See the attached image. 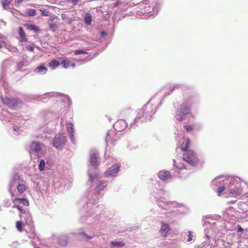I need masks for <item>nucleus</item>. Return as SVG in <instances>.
Segmentation results:
<instances>
[{
  "label": "nucleus",
  "instance_id": "f257e3e1",
  "mask_svg": "<svg viewBox=\"0 0 248 248\" xmlns=\"http://www.w3.org/2000/svg\"><path fill=\"white\" fill-rule=\"evenodd\" d=\"M212 184L218 186L217 189L218 196L225 194L226 197L238 198L243 195L241 180L239 178L223 176L216 177L212 181Z\"/></svg>",
  "mask_w": 248,
  "mask_h": 248
},
{
  "label": "nucleus",
  "instance_id": "f03ea898",
  "mask_svg": "<svg viewBox=\"0 0 248 248\" xmlns=\"http://www.w3.org/2000/svg\"><path fill=\"white\" fill-rule=\"evenodd\" d=\"M154 97L148 102L142 108L137 111V116L133 122L131 123L130 127L137 125L138 122L140 120L141 122H145L150 120L151 116L155 113L156 105L153 104Z\"/></svg>",
  "mask_w": 248,
  "mask_h": 248
},
{
  "label": "nucleus",
  "instance_id": "7ed1b4c3",
  "mask_svg": "<svg viewBox=\"0 0 248 248\" xmlns=\"http://www.w3.org/2000/svg\"><path fill=\"white\" fill-rule=\"evenodd\" d=\"M209 220L205 223L204 233L206 235V240L204 241L202 244V248H208L211 244V242L214 241L216 236L215 234L217 232V229L215 226L216 223L213 222V219L209 218ZM210 248H216V246H211Z\"/></svg>",
  "mask_w": 248,
  "mask_h": 248
},
{
  "label": "nucleus",
  "instance_id": "20e7f679",
  "mask_svg": "<svg viewBox=\"0 0 248 248\" xmlns=\"http://www.w3.org/2000/svg\"><path fill=\"white\" fill-rule=\"evenodd\" d=\"M190 140L186 139L184 140L183 146L181 147V150L185 151L183 156V159L188 162L191 165H196L198 162V157L196 154L191 150L186 151V149L188 147Z\"/></svg>",
  "mask_w": 248,
  "mask_h": 248
},
{
  "label": "nucleus",
  "instance_id": "39448f33",
  "mask_svg": "<svg viewBox=\"0 0 248 248\" xmlns=\"http://www.w3.org/2000/svg\"><path fill=\"white\" fill-rule=\"evenodd\" d=\"M12 184L10 185L9 191L11 194L12 201L13 202V208H16L18 209L21 214H24L26 212V209L23 208L21 204L25 206H28L29 202L28 200L24 198H20L18 197V195L15 193L16 192H12Z\"/></svg>",
  "mask_w": 248,
  "mask_h": 248
},
{
  "label": "nucleus",
  "instance_id": "423d86ee",
  "mask_svg": "<svg viewBox=\"0 0 248 248\" xmlns=\"http://www.w3.org/2000/svg\"><path fill=\"white\" fill-rule=\"evenodd\" d=\"M19 176L17 174H15L9 185L12 184V192H16L15 193L17 195H21L26 190L27 186L24 184H19ZM18 197H19V195Z\"/></svg>",
  "mask_w": 248,
  "mask_h": 248
},
{
  "label": "nucleus",
  "instance_id": "0eeeda50",
  "mask_svg": "<svg viewBox=\"0 0 248 248\" xmlns=\"http://www.w3.org/2000/svg\"><path fill=\"white\" fill-rule=\"evenodd\" d=\"M190 112V105L187 102H184L180 105L176 112L175 118L179 122L186 119L187 115Z\"/></svg>",
  "mask_w": 248,
  "mask_h": 248
},
{
  "label": "nucleus",
  "instance_id": "6e6552de",
  "mask_svg": "<svg viewBox=\"0 0 248 248\" xmlns=\"http://www.w3.org/2000/svg\"><path fill=\"white\" fill-rule=\"evenodd\" d=\"M97 154L94 152H91L90 156V166L88 171V176L89 177V181L92 182L94 179H97L98 174L96 173H92V171L96 169L97 164Z\"/></svg>",
  "mask_w": 248,
  "mask_h": 248
},
{
  "label": "nucleus",
  "instance_id": "1a4fd4ad",
  "mask_svg": "<svg viewBox=\"0 0 248 248\" xmlns=\"http://www.w3.org/2000/svg\"><path fill=\"white\" fill-rule=\"evenodd\" d=\"M146 1H147L140 4L139 6V10L137 12V14L138 16H143L144 15L149 14L151 12H153V14L151 15L152 16H154L156 14V11H157L156 6H151L149 5L148 3H146Z\"/></svg>",
  "mask_w": 248,
  "mask_h": 248
},
{
  "label": "nucleus",
  "instance_id": "9d476101",
  "mask_svg": "<svg viewBox=\"0 0 248 248\" xmlns=\"http://www.w3.org/2000/svg\"><path fill=\"white\" fill-rule=\"evenodd\" d=\"M66 142V139L64 134L59 133L54 137L52 141V144L56 148L61 149Z\"/></svg>",
  "mask_w": 248,
  "mask_h": 248
},
{
  "label": "nucleus",
  "instance_id": "9b49d317",
  "mask_svg": "<svg viewBox=\"0 0 248 248\" xmlns=\"http://www.w3.org/2000/svg\"><path fill=\"white\" fill-rule=\"evenodd\" d=\"M1 99L3 104L12 108L16 109L21 106V103L16 99H11L8 97L3 98L2 96H1Z\"/></svg>",
  "mask_w": 248,
  "mask_h": 248
},
{
  "label": "nucleus",
  "instance_id": "f8f14e48",
  "mask_svg": "<svg viewBox=\"0 0 248 248\" xmlns=\"http://www.w3.org/2000/svg\"><path fill=\"white\" fill-rule=\"evenodd\" d=\"M100 199L99 198H97L96 194H94L92 196V198L89 200V202L87 203L86 206L88 208H91V209L88 211L90 212L89 214H91L92 213V211L95 210V211L97 213L99 212L97 210L98 208H99L98 206H95L94 203H96L97 201H99Z\"/></svg>",
  "mask_w": 248,
  "mask_h": 248
},
{
  "label": "nucleus",
  "instance_id": "ddd939ff",
  "mask_svg": "<svg viewBox=\"0 0 248 248\" xmlns=\"http://www.w3.org/2000/svg\"><path fill=\"white\" fill-rule=\"evenodd\" d=\"M127 126V123L124 120H119L113 124V127L116 131H122Z\"/></svg>",
  "mask_w": 248,
  "mask_h": 248
},
{
  "label": "nucleus",
  "instance_id": "4468645a",
  "mask_svg": "<svg viewBox=\"0 0 248 248\" xmlns=\"http://www.w3.org/2000/svg\"><path fill=\"white\" fill-rule=\"evenodd\" d=\"M117 140V137L114 130H110L107 134L106 142L107 145L113 144Z\"/></svg>",
  "mask_w": 248,
  "mask_h": 248
},
{
  "label": "nucleus",
  "instance_id": "2eb2a0df",
  "mask_svg": "<svg viewBox=\"0 0 248 248\" xmlns=\"http://www.w3.org/2000/svg\"><path fill=\"white\" fill-rule=\"evenodd\" d=\"M120 166L119 165H115L109 168L105 172V175L107 177H112L118 172Z\"/></svg>",
  "mask_w": 248,
  "mask_h": 248
},
{
  "label": "nucleus",
  "instance_id": "dca6fc26",
  "mask_svg": "<svg viewBox=\"0 0 248 248\" xmlns=\"http://www.w3.org/2000/svg\"><path fill=\"white\" fill-rule=\"evenodd\" d=\"M66 128L67 132L69 133V137L71 141L73 143H75V139H74V127L73 124L70 122H67Z\"/></svg>",
  "mask_w": 248,
  "mask_h": 248
},
{
  "label": "nucleus",
  "instance_id": "f3484780",
  "mask_svg": "<svg viewBox=\"0 0 248 248\" xmlns=\"http://www.w3.org/2000/svg\"><path fill=\"white\" fill-rule=\"evenodd\" d=\"M11 114H9V113L5 110H3L1 113H0V119L3 121V122H12V121L15 120L14 118L11 116Z\"/></svg>",
  "mask_w": 248,
  "mask_h": 248
},
{
  "label": "nucleus",
  "instance_id": "a211bd4d",
  "mask_svg": "<svg viewBox=\"0 0 248 248\" xmlns=\"http://www.w3.org/2000/svg\"><path fill=\"white\" fill-rule=\"evenodd\" d=\"M58 19V17L55 15H53V16H51L50 17L48 21V23L51 30L55 31L56 28H57V23L56 21H55V20H57Z\"/></svg>",
  "mask_w": 248,
  "mask_h": 248
},
{
  "label": "nucleus",
  "instance_id": "6ab92c4d",
  "mask_svg": "<svg viewBox=\"0 0 248 248\" xmlns=\"http://www.w3.org/2000/svg\"><path fill=\"white\" fill-rule=\"evenodd\" d=\"M170 228L168 224L161 222L160 233L163 237H166L168 232L170 231Z\"/></svg>",
  "mask_w": 248,
  "mask_h": 248
},
{
  "label": "nucleus",
  "instance_id": "aec40b11",
  "mask_svg": "<svg viewBox=\"0 0 248 248\" xmlns=\"http://www.w3.org/2000/svg\"><path fill=\"white\" fill-rule=\"evenodd\" d=\"M159 178L163 181H167L171 178V175L169 171L161 170L158 173Z\"/></svg>",
  "mask_w": 248,
  "mask_h": 248
},
{
  "label": "nucleus",
  "instance_id": "412c9836",
  "mask_svg": "<svg viewBox=\"0 0 248 248\" xmlns=\"http://www.w3.org/2000/svg\"><path fill=\"white\" fill-rule=\"evenodd\" d=\"M157 205L161 208H165L167 206H170V204H175L174 202H167L164 199H159L157 201Z\"/></svg>",
  "mask_w": 248,
  "mask_h": 248
},
{
  "label": "nucleus",
  "instance_id": "4be33fe9",
  "mask_svg": "<svg viewBox=\"0 0 248 248\" xmlns=\"http://www.w3.org/2000/svg\"><path fill=\"white\" fill-rule=\"evenodd\" d=\"M29 237L31 239V242L32 245L34 246V248H36V246L39 245L40 240L36 235L34 233H31L29 235Z\"/></svg>",
  "mask_w": 248,
  "mask_h": 248
},
{
  "label": "nucleus",
  "instance_id": "5701e85b",
  "mask_svg": "<svg viewBox=\"0 0 248 248\" xmlns=\"http://www.w3.org/2000/svg\"><path fill=\"white\" fill-rule=\"evenodd\" d=\"M27 56H26L25 57H23L22 61L20 62L17 64V69L18 70L21 69L22 68L28 66L30 62L27 59Z\"/></svg>",
  "mask_w": 248,
  "mask_h": 248
},
{
  "label": "nucleus",
  "instance_id": "b1692460",
  "mask_svg": "<svg viewBox=\"0 0 248 248\" xmlns=\"http://www.w3.org/2000/svg\"><path fill=\"white\" fill-rule=\"evenodd\" d=\"M41 145L38 142H33L31 145V151L37 152L41 150Z\"/></svg>",
  "mask_w": 248,
  "mask_h": 248
},
{
  "label": "nucleus",
  "instance_id": "393cba45",
  "mask_svg": "<svg viewBox=\"0 0 248 248\" xmlns=\"http://www.w3.org/2000/svg\"><path fill=\"white\" fill-rule=\"evenodd\" d=\"M47 70V68L45 66L40 65L35 69L34 72L36 73L44 75L46 73Z\"/></svg>",
  "mask_w": 248,
  "mask_h": 248
},
{
  "label": "nucleus",
  "instance_id": "a878e982",
  "mask_svg": "<svg viewBox=\"0 0 248 248\" xmlns=\"http://www.w3.org/2000/svg\"><path fill=\"white\" fill-rule=\"evenodd\" d=\"M60 64L65 68H68L70 66L75 67L76 66L75 63H72L70 61L67 60L62 61Z\"/></svg>",
  "mask_w": 248,
  "mask_h": 248
},
{
  "label": "nucleus",
  "instance_id": "bb28decb",
  "mask_svg": "<svg viewBox=\"0 0 248 248\" xmlns=\"http://www.w3.org/2000/svg\"><path fill=\"white\" fill-rule=\"evenodd\" d=\"M23 214L24 215V216L21 215H20V216L21 217H23L24 218L26 219L25 221L27 224H30L32 222L31 215L30 214V213H29V212L27 211L26 210L25 213H24Z\"/></svg>",
  "mask_w": 248,
  "mask_h": 248
},
{
  "label": "nucleus",
  "instance_id": "cd10ccee",
  "mask_svg": "<svg viewBox=\"0 0 248 248\" xmlns=\"http://www.w3.org/2000/svg\"><path fill=\"white\" fill-rule=\"evenodd\" d=\"M92 21V18L91 16L89 13L86 14L85 15V17H84L85 23L87 25H90L91 24Z\"/></svg>",
  "mask_w": 248,
  "mask_h": 248
},
{
  "label": "nucleus",
  "instance_id": "c85d7f7f",
  "mask_svg": "<svg viewBox=\"0 0 248 248\" xmlns=\"http://www.w3.org/2000/svg\"><path fill=\"white\" fill-rule=\"evenodd\" d=\"M0 1L4 9H8L9 8L11 0H0Z\"/></svg>",
  "mask_w": 248,
  "mask_h": 248
},
{
  "label": "nucleus",
  "instance_id": "c756f323",
  "mask_svg": "<svg viewBox=\"0 0 248 248\" xmlns=\"http://www.w3.org/2000/svg\"><path fill=\"white\" fill-rule=\"evenodd\" d=\"M59 64L60 63L59 62L55 60H53L49 63V66L51 69H54L58 67Z\"/></svg>",
  "mask_w": 248,
  "mask_h": 248
},
{
  "label": "nucleus",
  "instance_id": "7c9ffc66",
  "mask_svg": "<svg viewBox=\"0 0 248 248\" xmlns=\"http://www.w3.org/2000/svg\"><path fill=\"white\" fill-rule=\"evenodd\" d=\"M110 243L113 247H122L125 246V243L123 242L111 241Z\"/></svg>",
  "mask_w": 248,
  "mask_h": 248
},
{
  "label": "nucleus",
  "instance_id": "2f4dec72",
  "mask_svg": "<svg viewBox=\"0 0 248 248\" xmlns=\"http://www.w3.org/2000/svg\"><path fill=\"white\" fill-rule=\"evenodd\" d=\"M107 186V183L103 181L99 182V185L97 186L96 189L97 190H101L103 189Z\"/></svg>",
  "mask_w": 248,
  "mask_h": 248
},
{
  "label": "nucleus",
  "instance_id": "473e14b6",
  "mask_svg": "<svg viewBox=\"0 0 248 248\" xmlns=\"http://www.w3.org/2000/svg\"><path fill=\"white\" fill-rule=\"evenodd\" d=\"M44 160L46 164V170H50L52 165V162L51 160L49 158H46Z\"/></svg>",
  "mask_w": 248,
  "mask_h": 248
},
{
  "label": "nucleus",
  "instance_id": "72a5a7b5",
  "mask_svg": "<svg viewBox=\"0 0 248 248\" xmlns=\"http://www.w3.org/2000/svg\"><path fill=\"white\" fill-rule=\"evenodd\" d=\"M39 169L41 171L44 170H46V164L45 162V160L42 159L40 160L39 164Z\"/></svg>",
  "mask_w": 248,
  "mask_h": 248
},
{
  "label": "nucleus",
  "instance_id": "f704fd0d",
  "mask_svg": "<svg viewBox=\"0 0 248 248\" xmlns=\"http://www.w3.org/2000/svg\"><path fill=\"white\" fill-rule=\"evenodd\" d=\"M19 34L21 37V41H25V33L24 32V31L23 30V29H22V28H19Z\"/></svg>",
  "mask_w": 248,
  "mask_h": 248
},
{
  "label": "nucleus",
  "instance_id": "c9c22d12",
  "mask_svg": "<svg viewBox=\"0 0 248 248\" xmlns=\"http://www.w3.org/2000/svg\"><path fill=\"white\" fill-rule=\"evenodd\" d=\"M16 227L19 232H21L23 231L22 222L20 221H17L16 223Z\"/></svg>",
  "mask_w": 248,
  "mask_h": 248
},
{
  "label": "nucleus",
  "instance_id": "e433bc0d",
  "mask_svg": "<svg viewBox=\"0 0 248 248\" xmlns=\"http://www.w3.org/2000/svg\"><path fill=\"white\" fill-rule=\"evenodd\" d=\"M13 130L15 132V135L20 134L21 133V131H22L19 126H17L16 125L14 126Z\"/></svg>",
  "mask_w": 248,
  "mask_h": 248
},
{
  "label": "nucleus",
  "instance_id": "4c0bfd02",
  "mask_svg": "<svg viewBox=\"0 0 248 248\" xmlns=\"http://www.w3.org/2000/svg\"><path fill=\"white\" fill-rule=\"evenodd\" d=\"M27 13L30 16H34L36 15V11L34 9H28Z\"/></svg>",
  "mask_w": 248,
  "mask_h": 248
},
{
  "label": "nucleus",
  "instance_id": "58836bf2",
  "mask_svg": "<svg viewBox=\"0 0 248 248\" xmlns=\"http://www.w3.org/2000/svg\"><path fill=\"white\" fill-rule=\"evenodd\" d=\"M7 40V37L5 36L0 33V42L1 44L5 43Z\"/></svg>",
  "mask_w": 248,
  "mask_h": 248
},
{
  "label": "nucleus",
  "instance_id": "ea45409f",
  "mask_svg": "<svg viewBox=\"0 0 248 248\" xmlns=\"http://www.w3.org/2000/svg\"><path fill=\"white\" fill-rule=\"evenodd\" d=\"M29 29L31 31H33L35 33L39 31L38 27H37V26H36L34 25H31L29 27Z\"/></svg>",
  "mask_w": 248,
  "mask_h": 248
},
{
  "label": "nucleus",
  "instance_id": "a19ab883",
  "mask_svg": "<svg viewBox=\"0 0 248 248\" xmlns=\"http://www.w3.org/2000/svg\"><path fill=\"white\" fill-rule=\"evenodd\" d=\"M194 237V233L192 232L189 231L188 232V239L187 241L188 242H190L192 239Z\"/></svg>",
  "mask_w": 248,
  "mask_h": 248
},
{
  "label": "nucleus",
  "instance_id": "79ce46f5",
  "mask_svg": "<svg viewBox=\"0 0 248 248\" xmlns=\"http://www.w3.org/2000/svg\"><path fill=\"white\" fill-rule=\"evenodd\" d=\"M74 54L75 55H80L82 54H87V52L86 51L78 49L74 51Z\"/></svg>",
  "mask_w": 248,
  "mask_h": 248
},
{
  "label": "nucleus",
  "instance_id": "37998d69",
  "mask_svg": "<svg viewBox=\"0 0 248 248\" xmlns=\"http://www.w3.org/2000/svg\"><path fill=\"white\" fill-rule=\"evenodd\" d=\"M174 89H175V87H174V86L170 87L169 88V92H167V91H165V93H164V96H167V95H169L170 93H171L173 91H174Z\"/></svg>",
  "mask_w": 248,
  "mask_h": 248
},
{
  "label": "nucleus",
  "instance_id": "c03bdc74",
  "mask_svg": "<svg viewBox=\"0 0 248 248\" xmlns=\"http://www.w3.org/2000/svg\"><path fill=\"white\" fill-rule=\"evenodd\" d=\"M41 14L44 16H49L50 13L46 10H41Z\"/></svg>",
  "mask_w": 248,
  "mask_h": 248
},
{
  "label": "nucleus",
  "instance_id": "a18cd8bd",
  "mask_svg": "<svg viewBox=\"0 0 248 248\" xmlns=\"http://www.w3.org/2000/svg\"><path fill=\"white\" fill-rule=\"evenodd\" d=\"M76 234L79 235H82L84 237L87 238L88 239H91L92 238V237L89 236L87 234H85L84 232H83L77 233H76Z\"/></svg>",
  "mask_w": 248,
  "mask_h": 248
},
{
  "label": "nucleus",
  "instance_id": "49530a36",
  "mask_svg": "<svg viewBox=\"0 0 248 248\" xmlns=\"http://www.w3.org/2000/svg\"><path fill=\"white\" fill-rule=\"evenodd\" d=\"M103 15L104 16V18L105 20H107L109 17V14L108 13V11H105L103 13Z\"/></svg>",
  "mask_w": 248,
  "mask_h": 248
},
{
  "label": "nucleus",
  "instance_id": "de8ad7c7",
  "mask_svg": "<svg viewBox=\"0 0 248 248\" xmlns=\"http://www.w3.org/2000/svg\"><path fill=\"white\" fill-rule=\"evenodd\" d=\"M0 82L1 83L3 84V86L5 88L7 86V83L5 82V79L1 77L0 79Z\"/></svg>",
  "mask_w": 248,
  "mask_h": 248
},
{
  "label": "nucleus",
  "instance_id": "09e8293b",
  "mask_svg": "<svg viewBox=\"0 0 248 248\" xmlns=\"http://www.w3.org/2000/svg\"><path fill=\"white\" fill-rule=\"evenodd\" d=\"M67 1L71 2L74 5H77L78 3V0H67Z\"/></svg>",
  "mask_w": 248,
  "mask_h": 248
},
{
  "label": "nucleus",
  "instance_id": "8fccbe9b",
  "mask_svg": "<svg viewBox=\"0 0 248 248\" xmlns=\"http://www.w3.org/2000/svg\"><path fill=\"white\" fill-rule=\"evenodd\" d=\"M187 131H190L192 130L193 127L192 126H185Z\"/></svg>",
  "mask_w": 248,
  "mask_h": 248
},
{
  "label": "nucleus",
  "instance_id": "3c124183",
  "mask_svg": "<svg viewBox=\"0 0 248 248\" xmlns=\"http://www.w3.org/2000/svg\"><path fill=\"white\" fill-rule=\"evenodd\" d=\"M59 243L61 245H65L67 243V239H66L64 241H61L60 240H59Z\"/></svg>",
  "mask_w": 248,
  "mask_h": 248
},
{
  "label": "nucleus",
  "instance_id": "603ef678",
  "mask_svg": "<svg viewBox=\"0 0 248 248\" xmlns=\"http://www.w3.org/2000/svg\"><path fill=\"white\" fill-rule=\"evenodd\" d=\"M121 2H120V1H118L114 3V7H117L121 5Z\"/></svg>",
  "mask_w": 248,
  "mask_h": 248
},
{
  "label": "nucleus",
  "instance_id": "864d4df0",
  "mask_svg": "<svg viewBox=\"0 0 248 248\" xmlns=\"http://www.w3.org/2000/svg\"><path fill=\"white\" fill-rule=\"evenodd\" d=\"M243 229L239 225L238 226L237 228V232H242L243 231Z\"/></svg>",
  "mask_w": 248,
  "mask_h": 248
},
{
  "label": "nucleus",
  "instance_id": "5fc2aeb1",
  "mask_svg": "<svg viewBox=\"0 0 248 248\" xmlns=\"http://www.w3.org/2000/svg\"><path fill=\"white\" fill-rule=\"evenodd\" d=\"M107 32H106L105 31H103L101 32V35L102 37H105V36H107Z\"/></svg>",
  "mask_w": 248,
  "mask_h": 248
},
{
  "label": "nucleus",
  "instance_id": "6e6d98bb",
  "mask_svg": "<svg viewBox=\"0 0 248 248\" xmlns=\"http://www.w3.org/2000/svg\"><path fill=\"white\" fill-rule=\"evenodd\" d=\"M27 48H28V49L29 50H30V51H33V50H34V48H33V46H28L27 47Z\"/></svg>",
  "mask_w": 248,
  "mask_h": 248
},
{
  "label": "nucleus",
  "instance_id": "4d7b16f0",
  "mask_svg": "<svg viewBox=\"0 0 248 248\" xmlns=\"http://www.w3.org/2000/svg\"><path fill=\"white\" fill-rule=\"evenodd\" d=\"M231 245L229 243H225V247L226 248H231Z\"/></svg>",
  "mask_w": 248,
  "mask_h": 248
},
{
  "label": "nucleus",
  "instance_id": "13d9d810",
  "mask_svg": "<svg viewBox=\"0 0 248 248\" xmlns=\"http://www.w3.org/2000/svg\"><path fill=\"white\" fill-rule=\"evenodd\" d=\"M184 167V165L183 164H180L179 166H177L179 169H182Z\"/></svg>",
  "mask_w": 248,
  "mask_h": 248
},
{
  "label": "nucleus",
  "instance_id": "bf43d9fd",
  "mask_svg": "<svg viewBox=\"0 0 248 248\" xmlns=\"http://www.w3.org/2000/svg\"><path fill=\"white\" fill-rule=\"evenodd\" d=\"M215 219L216 220H218L219 219H220V217L219 216H215Z\"/></svg>",
  "mask_w": 248,
  "mask_h": 248
},
{
  "label": "nucleus",
  "instance_id": "052dcab7",
  "mask_svg": "<svg viewBox=\"0 0 248 248\" xmlns=\"http://www.w3.org/2000/svg\"><path fill=\"white\" fill-rule=\"evenodd\" d=\"M66 15L65 14H62V18L64 20V18H65Z\"/></svg>",
  "mask_w": 248,
  "mask_h": 248
},
{
  "label": "nucleus",
  "instance_id": "680f3d73",
  "mask_svg": "<svg viewBox=\"0 0 248 248\" xmlns=\"http://www.w3.org/2000/svg\"><path fill=\"white\" fill-rule=\"evenodd\" d=\"M168 89L169 90V88L167 89V90H168ZM162 90L164 92H165V91H166V88H163V89H162Z\"/></svg>",
  "mask_w": 248,
  "mask_h": 248
},
{
  "label": "nucleus",
  "instance_id": "e2e57ef3",
  "mask_svg": "<svg viewBox=\"0 0 248 248\" xmlns=\"http://www.w3.org/2000/svg\"><path fill=\"white\" fill-rule=\"evenodd\" d=\"M4 205H5V206H6V207H9V206H10V205H9V204H8V203L5 204Z\"/></svg>",
  "mask_w": 248,
  "mask_h": 248
},
{
  "label": "nucleus",
  "instance_id": "0e129e2a",
  "mask_svg": "<svg viewBox=\"0 0 248 248\" xmlns=\"http://www.w3.org/2000/svg\"><path fill=\"white\" fill-rule=\"evenodd\" d=\"M2 46V44L0 42V48H1Z\"/></svg>",
  "mask_w": 248,
  "mask_h": 248
},
{
  "label": "nucleus",
  "instance_id": "69168bd1",
  "mask_svg": "<svg viewBox=\"0 0 248 248\" xmlns=\"http://www.w3.org/2000/svg\"><path fill=\"white\" fill-rule=\"evenodd\" d=\"M36 248H40L39 247H38V246H37Z\"/></svg>",
  "mask_w": 248,
  "mask_h": 248
},
{
  "label": "nucleus",
  "instance_id": "338daca9",
  "mask_svg": "<svg viewBox=\"0 0 248 248\" xmlns=\"http://www.w3.org/2000/svg\"><path fill=\"white\" fill-rule=\"evenodd\" d=\"M173 162H174V163H175V160H174V159H173Z\"/></svg>",
  "mask_w": 248,
  "mask_h": 248
}]
</instances>
